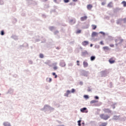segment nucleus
<instances>
[{
    "mask_svg": "<svg viewBox=\"0 0 126 126\" xmlns=\"http://www.w3.org/2000/svg\"><path fill=\"white\" fill-rule=\"evenodd\" d=\"M99 117L102 120H104V121H107V120L110 119V116H109V115H105V114H100Z\"/></svg>",
    "mask_w": 126,
    "mask_h": 126,
    "instance_id": "1",
    "label": "nucleus"
},
{
    "mask_svg": "<svg viewBox=\"0 0 126 126\" xmlns=\"http://www.w3.org/2000/svg\"><path fill=\"white\" fill-rule=\"evenodd\" d=\"M124 41V39L122 38V37H118L116 40L115 42L116 43H117L116 44V46H118V44H122Z\"/></svg>",
    "mask_w": 126,
    "mask_h": 126,
    "instance_id": "2",
    "label": "nucleus"
},
{
    "mask_svg": "<svg viewBox=\"0 0 126 126\" xmlns=\"http://www.w3.org/2000/svg\"><path fill=\"white\" fill-rule=\"evenodd\" d=\"M74 92H75V90L74 89H72L71 92L69 90H67L66 93L64 94V96L65 97H68V95H69L70 93H74Z\"/></svg>",
    "mask_w": 126,
    "mask_h": 126,
    "instance_id": "3",
    "label": "nucleus"
},
{
    "mask_svg": "<svg viewBox=\"0 0 126 126\" xmlns=\"http://www.w3.org/2000/svg\"><path fill=\"white\" fill-rule=\"evenodd\" d=\"M102 49L104 52H108V51H110V48L108 46H104Z\"/></svg>",
    "mask_w": 126,
    "mask_h": 126,
    "instance_id": "4",
    "label": "nucleus"
},
{
    "mask_svg": "<svg viewBox=\"0 0 126 126\" xmlns=\"http://www.w3.org/2000/svg\"><path fill=\"white\" fill-rule=\"evenodd\" d=\"M87 18H88L87 16H83V17H81L80 18L81 21H84L85 20H87Z\"/></svg>",
    "mask_w": 126,
    "mask_h": 126,
    "instance_id": "5",
    "label": "nucleus"
},
{
    "mask_svg": "<svg viewBox=\"0 0 126 126\" xmlns=\"http://www.w3.org/2000/svg\"><path fill=\"white\" fill-rule=\"evenodd\" d=\"M104 113H111V110L109 108H105L103 109Z\"/></svg>",
    "mask_w": 126,
    "mask_h": 126,
    "instance_id": "6",
    "label": "nucleus"
},
{
    "mask_svg": "<svg viewBox=\"0 0 126 126\" xmlns=\"http://www.w3.org/2000/svg\"><path fill=\"white\" fill-rule=\"evenodd\" d=\"M92 7H93V6L91 4H89L87 6V8L89 10H91V8H92Z\"/></svg>",
    "mask_w": 126,
    "mask_h": 126,
    "instance_id": "7",
    "label": "nucleus"
},
{
    "mask_svg": "<svg viewBox=\"0 0 126 126\" xmlns=\"http://www.w3.org/2000/svg\"><path fill=\"white\" fill-rule=\"evenodd\" d=\"M87 108L86 107H84L81 109L80 111L82 113H87V111H86Z\"/></svg>",
    "mask_w": 126,
    "mask_h": 126,
    "instance_id": "8",
    "label": "nucleus"
},
{
    "mask_svg": "<svg viewBox=\"0 0 126 126\" xmlns=\"http://www.w3.org/2000/svg\"><path fill=\"white\" fill-rule=\"evenodd\" d=\"M88 44H89V42L88 41H84L82 43L83 46H87Z\"/></svg>",
    "mask_w": 126,
    "mask_h": 126,
    "instance_id": "9",
    "label": "nucleus"
},
{
    "mask_svg": "<svg viewBox=\"0 0 126 126\" xmlns=\"http://www.w3.org/2000/svg\"><path fill=\"white\" fill-rule=\"evenodd\" d=\"M115 61V60H114V58H112L110 59H109V62L110 63H114Z\"/></svg>",
    "mask_w": 126,
    "mask_h": 126,
    "instance_id": "10",
    "label": "nucleus"
},
{
    "mask_svg": "<svg viewBox=\"0 0 126 126\" xmlns=\"http://www.w3.org/2000/svg\"><path fill=\"white\" fill-rule=\"evenodd\" d=\"M60 65L62 66V67H64L65 66V63L64 62H61Z\"/></svg>",
    "mask_w": 126,
    "mask_h": 126,
    "instance_id": "11",
    "label": "nucleus"
},
{
    "mask_svg": "<svg viewBox=\"0 0 126 126\" xmlns=\"http://www.w3.org/2000/svg\"><path fill=\"white\" fill-rule=\"evenodd\" d=\"M83 66H84V67H87V66H88V63H87V62L84 61L83 62Z\"/></svg>",
    "mask_w": 126,
    "mask_h": 126,
    "instance_id": "12",
    "label": "nucleus"
},
{
    "mask_svg": "<svg viewBox=\"0 0 126 126\" xmlns=\"http://www.w3.org/2000/svg\"><path fill=\"white\" fill-rule=\"evenodd\" d=\"M107 6H108V7H110V8L113 7V2H110L108 4Z\"/></svg>",
    "mask_w": 126,
    "mask_h": 126,
    "instance_id": "13",
    "label": "nucleus"
},
{
    "mask_svg": "<svg viewBox=\"0 0 126 126\" xmlns=\"http://www.w3.org/2000/svg\"><path fill=\"white\" fill-rule=\"evenodd\" d=\"M4 126H10V124L8 122H5L3 123Z\"/></svg>",
    "mask_w": 126,
    "mask_h": 126,
    "instance_id": "14",
    "label": "nucleus"
},
{
    "mask_svg": "<svg viewBox=\"0 0 126 126\" xmlns=\"http://www.w3.org/2000/svg\"><path fill=\"white\" fill-rule=\"evenodd\" d=\"M122 4L123 5V6H124V7H126V1H123L122 2Z\"/></svg>",
    "mask_w": 126,
    "mask_h": 126,
    "instance_id": "15",
    "label": "nucleus"
},
{
    "mask_svg": "<svg viewBox=\"0 0 126 126\" xmlns=\"http://www.w3.org/2000/svg\"><path fill=\"white\" fill-rule=\"evenodd\" d=\"M70 24H74L75 23V20H71L70 21Z\"/></svg>",
    "mask_w": 126,
    "mask_h": 126,
    "instance_id": "16",
    "label": "nucleus"
},
{
    "mask_svg": "<svg viewBox=\"0 0 126 126\" xmlns=\"http://www.w3.org/2000/svg\"><path fill=\"white\" fill-rule=\"evenodd\" d=\"M120 117L117 116H114L113 117V120H119Z\"/></svg>",
    "mask_w": 126,
    "mask_h": 126,
    "instance_id": "17",
    "label": "nucleus"
},
{
    "mask_svg": "<svg viewBox=\"0 0 126 126\" xmlns=\"http://www.w3.org/2000/svg\"><path fill=\"white\" fill-rule=\"evenodd\" d=\"M95 59H96V57L95 56H92L91 57V61H94Z\"/></svg>",
    "mask_w": 126,
    "mask_h": 126,
    "instance_id": "18",
    "label": "nucleus"
},
{
    "mask_svg": "<svg viewBox=\"0 0 126 126\" xmlns=\"http://www.w3.org/2000/svg\"><path fill=\"white\" fill-rule=\"evenodd\" d=\"M108 124L107 123H103L100 126H106Z\"/></svg>",
    "mask_w": 126,
    "mask_h": 126,
    "instance_id": "19",
    "label": "nucleus"
},
{
    "mask_svg": "<svg viewBox=\"0 0 126 126\" xmlns=\"http://www.w3.org/2000/svg\"><path fill=\"white\" fill-rule=\"evenodd\" d=\"M98 35V33L96 32H93L92 33V36H97Z\"/></svg>",
    "mask_w": 126,
    "mask_h": 126,
    "instance_id": "20",
    "label": "nucleus"
},
{
    "mask_svg": "<svg viewBox=\"0 0 126 126\" xmlns=\"http://www.w3.org/2000/svg\"><path fill=\"white\" fill-rule=\"evenodd\" d=\"M95 103H97V101L95 100H93L91 101V104H95Z\"/></svg>",
    "mask_w": 126,
    "mask_h": 126,
    "instance_id": "21",
    "label": "nucleus"
},
{
    "mask_svg": "<svg viewBox=\"0 0 126 126\" xmlns=\"http://www.w3.org/2000/svg\"><path fill=\"white\" fill-rule=\"evenodd\" d=\"M52 75H54L55 76V78H57V77H58V75H57V74H56V73L55 72L52 73Z\"/></svg>",
    "mask_w": 126,
    "mask_h": 126,
    "instance_id": "22",
    "label": "nucleus"
},
{
    "mask_svg": "<svg viewBox=\"0 0 126 126\" xmlns=\"http://www.w3.org/2000/svg\"><path fill=\"white\" fill-rule=\"evenodd\" d=\"M81 120H79V121H78V125L79 126H81Z\"/></svg>",
    "mask_w": 126,
    "mask_h": 126,
    "instance_id": "23",
    "label": "nucleus"
},
{
    "mask_svg": "<svg viewBox=\"0 0 126 126\" xmlns=\"http://www.w3.org/2000/svg\"><path fill=\"white\" fill-rule=\"evenodd\" d=\"M76 34H80V33H81V30H79L76 32Z\"/></svg>",
    "mask_w": 126,
    "mask_h": 126,
    "instance_id": "24",
    "label": "nucleus"
},
{
    "mask_svg": "<svg viewBox=\"0 0 126 126\" xmlns=\"http://www.w3.org/2000/svg\"><path fill=\"white\" fill-rule=\"evenodd\" d=\"M0 35H1V36H3V35H4V32L3 31H1Z\"/></svg>",
    "mask_w": 126,
    "mask_h": 126,
    "instance_id": "25",
    "label": "nucleus"
},
{
    "mask_svg": "<svg viewBox=\"0 0 126 126\" xmlns=\"http://www.w3.org/2000/svg\"><path fill=\"white\" fill-rule=\"evenodd\" d=\"M39 57L41 59H43V58H44V55H43V54H40Z\"/></svg>",
    "mask_w": 126,
    "mask_h": 126,
    "instance_id": "26",
    "label": "nucleus"
},
{
    "mask_svg": "<svg viewBox=\"0 0 126 126\" xmlns=\"http://www.w3.org/2000/svg\"><path fill=\"white\" fill-rule=\"evenodd\" d=\"M97 28V26H95V25H93V29L94 30H95V29H96Z\"/></svg>",
    "mask_w": 126,
    "mask_h": 126,
    "instance_id": "27",
    "label": "nucleus"
},
{
    "mask_svg": "<svg viewBox=\"0 0 126 126\" xmlns=\"http://www.w3.org/2000/svg\"><path fill=\"white\" fill-rule=\"evenodd\" d=\"M84 97L85 98V99H88L89 98V96H88L87 95H85Z\"/></svg>",
    "mask_w": 126,
    "mask_h": 126,
    "instance_id": "28",
    "label": "nucleus"
},
{
    "mask_svg": "<svg viewBox=\"0 0 126 126\" xmlns=\"http://www.w3.org/2000/svg\"><path fill=\"white\" fill-rule=\"evenodd\" d=\"M101 73L102 74H106V73H107V72L106 71H101Z\"/></svg>",
    "mask_w": 126,
    "mask_h": 126,
    "instance_id": "29",
    "label": "nucleus"
},
{
    "mask_svg": "<svg viewBox=\"0 0 126 126\" xmlns=\"http://www.w3.org/2000/svg\"><path fill=\"white\" fill-rule=\"evenodd\" d=\"M105 4H106V1L102 2L101 3V5H105Z\"/></svg>",
    "mask_w": 126,
    "mask_h": 126,
    "instance_id": "30",
    "label": "nucleus"
},
{
    "mask_svg": "<svg viewBox=\"0 0 126 126\" xmlns=\"http://www.w3.org/2000/svg\"><path fill=\"white\" fill-rule=\"evenodd\" d=\"M110 47L111 48H114L115 47V45L114 44H110Z\"/></svg>",
    "mask_w": 126,
    "mask_h": 126,
    "instance_id": "31",
    "label": "nucleus"
},
{
    "mask_svg": "<svg viewBox=\"0 0 126 126\" xmlns=\"http://www.w3.org/2000/svg\"><path fill=\"white\" fill-rule=\"evenodd\" d=\"M64 2L67 3L69 1V0H63Z\"/></svg>",
    "mask_w": 126,
    "mask_h": 126,
    "instance_id": "32",
    "label": "nucleus"
},
{
    "mask_svg": "<svg viewBox=\"0 0 126 126\" xmlns=\"http://www.w3.org/2000/svg\"><path fill=\"white\" fill-rule=\"evenodd\" d=\"M53 68H54V69L55 70H56V69H58V67H57V66H54V67H53Z\"/></svg>",
    "mask_w": 126,
    "mask_h": 126,
    "instance_id": "33",
    "label": "nucleus"
},
{
    "mask_svg": "<svg viewBox=\"0 0 126 126\" xmlns=\"http://www.w3.org/2000/svg\"><path fill=\"white\" fill-rule=\"evenodd\" d=\"M77 65H80V64L79 63V61H77Z\"/></svg>",
    "mask_w": 126,
    "mask_h": 126,
    "instance_id": "34",
    "label": "nucleus"
},
{
    "mask_svg": "<svg viewBox=\"0 0 126 126\" xmlns=\"http://www.w3.org/2000/svg\"><path fill=\"white\" fill-rule=\"evenodd\" d=\"M51 81H52V79L51 78H49L48 79V82H51Z\"/></svg>",
    "mask_w": 126,
    "mask_h": 126,
    "instance_id": "35",
    "label": "nucleus"
},
{
    "mask_svg": "<svg viewBox=\"0 0 126 126\" xmlns=\"http://www.w3.org/2000/svg\"><path fill=\"white\" fill-rule=\"evenodd\" d=\"M100 44H101V45H104V42L103 41H100Z\"/></svg>",
    "mask_w": 126,
    "mask_h": 126,
    "instance_id": "36",
    "label": "nucleus"
},
{
    "mask_svg": "<svg viewBox=\"0 0 126 126\" xmlns=\"http://www.w3.org/2000/svg\"><path fill=\"white\" fill-rule=\"evenodd\" d=\"M94 98L95 99H99V97H98L97 96H95Z\"/></svg>",
    "mask_w": 126,
    "mask_h": 126,
    "instance_id": "37",
    "label": "nucleus"
},
{
    "mask_svg": "<svg viewBox=\"0 0 126 126\" xmlns=\"http://www.w3.org/2000/svg\"><path fill=\"white\" fill-rule=\"evenodd\" d=\"M2 3V0H0V4H1Z\"/></svg>",
    "mask_w": 126,
    "mask_h": 126,
    "instance_id": "38",
    "label": "nucleus"
},
{
    "mask_svg": "<svg viewBox=\"0 0 126 126\" xmlns=\"http://www.w3.org/2000/svg\"><path fill=\"white\" fill-rule=\"evenodd\" d=\"M58 33H59V31H56L55 32V34H58Z\"/></svg>",
    "mask_w": 126,
    "mask_h": 126,
    "instance_id": "39",
    "label": "nucleus"
},
{
    "mask_svg": "<svg viewBox=\"0 0 126 126\" xmlns=\"http://www.w3.org/2000/svg\"><path fill=\"white\" fill-rule=\"evenodd\" d=\"M73 1H77V0H73Z\"/></svg>",
    "mask_w": 126,
    "mask_h": 126,
    "instance_id": "40",
    "label": "nucleus"
},
{
    "mask_svg": "<svg viewBox=\"0 0 126 126\" xmlns=\"http://www.w3.org/2000/svg\"><path fill=\"white\" fill-rule=\"evenodd\" d=\"M93 46V45L92 44H91V45H90V47H92Z\"/></svg>",
    "mask_w": 126,
    "mask_h": 126,
    "instance_id": "41",
    "label": "nucleus"
},
{
    "mask_svg": "<svg viewBox=\"0 0 126 126\" xmlns=\"http://www.w3.org/2000/svg\"><path fill=\"white\" fill-rule=\"evenodd\" d=\"M48 0H43V1H47Z\"/></svg>",
    "mask_w": 126,
    "mask_h": 126,
    "instance_id": "42",
    "label": "nucleus"
},
{
    "mask_svg": "<svg viewBox=\"0 0 126 126\" xmlns=\"http://www.w3.org/2000/svg\"><path fill=\"white\" fill-rule=\"evenodd\" d=\"M71 4H72V3H70V5H71Z\"/></svg>",
    "mask_w": 126,
    "mask_h": 126,
    "instance_id": "43",
    "label": "nucleus"
},
{
    "mask_svg": "<svg viewBox=\"0 0 126 126\" xmlns=\"http://www.w3.org/2000/svg\"><path fill=\"white\" fill-rule=\"evenodd\" d=\"M115 106H114V107H113V109H115Z\"/></svg>",
    "mask_w": 126,
    "mask_h": 126,
    "instance_id": "44",
    "label": "nucleus"
},
{
    "mask_svg": "<svg viewBox=\"0 0 126 126\" xmlns=\"http://www.w3.org/2000/svg\"><path fill=\"white\" fill-rule=\"evenodd\" d=\"M56 0H54V1H56Z\"/></svg>",
    "mask_w": 126,
    "mask_h": 126,
    "instance_id": "45",
    "label": "nucleus"
},
{
    "mask_svg": "<svg viewBox=\"0 0 126 126\" xmlns=\"http://www.w3.org/2000/svg\"><path fill=\"white\" fill-rule=\"evenodd\" d=\"M84 75V76H85V75Z\"/></svg>",
    "mask_w": 126,
    "mask_h": 126,
    "instance_id": "46",
    "label": "nucleus"
}]
</instances>
